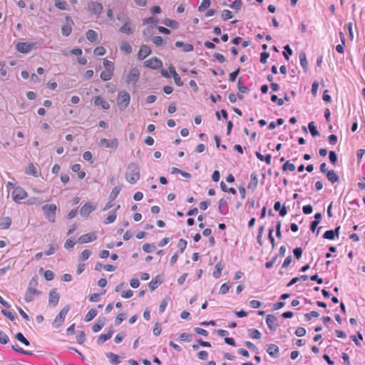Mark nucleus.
Wrapping results in <instances>:
<instances>
[{"label":"nucleus","mask_w":365,"mask_h":365,"mask_svg":"<svg viewBox=\"0 0 365 365\" xmlns=\"http://www.w3.org/2000/svg\"><path fill=\"white\" fill-rule=\"evenodd\" d=\"M163 24L168 27H170L172 29H178L179 27V23L177 22L175 20H172L170 19H165L163 20Z\"/></svg>","instance_id":"c9c22d12"},{"label":"nucleus","mask_w":365,"mask_h":365,"mask_svg":"<svg viewBox=\"0 0 365 365\" xmlns=\"http://www.w3.org/2000/svg\"><path fill=\"white\" fill-rule=\"evenodd\" d=\"M99 145L106 148L115 150L118 146V140L117 138H113L112 140L101 138L99 143Z\"/></svg>","instance_id":"423d86ee"},{"label":"nucleus","mask_w":365,"mask_h":365,"mask_svg":"<svg viewBox=\"0 0 365 365\" xmlns=\"http://www.w3.org/2000/svg\"><path fill=\"white\" fill-rule=\"evenodd\" d=\"M186 246H187V241L183 239H180L179 240V242L178 245V247L179 248V252L180 253H182L184 252V250H185Z\"/></svg>","instance_id":"13d9d810"},{"label":"nucleus","mask_w":365,"mask_h":365,"mask_svg":"<svg viewBox=\"0 0 365 365\" xmlns=\"http://www.w3.org/2000/svg\"><path fill=\"white\" fill-rule=\"evenodd\" d=\"M299 61H300V65L302 67V68L304 69V71L307 72V68H308V63H307V60L306 53L304 52H300L299 54Z\"/></svg>","instance_id":"c85d7f7f"},{"label":"nucleus","mask_w":365,"mask_h":365,"mask_svg":"<svg viewBox=\"0 0 365 365\" xmlns=\"http://www.w3.org/2000/svg\"><path fill=\"white\" fill-rule=\"evenodd\" d=\"M86 38L91 42H96L98 40L97 33L92 29H90L86 32Z\"/></svg>","instance_id":"7c9ffc66"},{"label":"nucleus","mask_w":365,"mask_h":365,"mask_svg":"<svg viewBox=\"0 0 365 365\" xmlns=\"http://www.w3.org/2000/svg\"><path fill=\"white\" fill-rule=\"evenodd\" d=\"M242 0H235L231 4L230 7L232 9L240 10L242 6Z\"/></svg>","instance_id":"0e129e2a"},{"label":"nucleus","mask_w":365,"mask_h":365,"mask_svg":"<svg viewBox=\"0 0 365 365\" xmlns=\"http://www.w3.org/2000/svg\"><path fill=\"white\" fill-rule=\"evenodd\" d=\"M119 31L123 34H130L133 33V29L129 26V23H125L119 29Z\"/></svg>","instance_id":"37998d69"},{"label":"nucleus","mask_w":365,"mask_h":365,"mask_svg":"<svg viewBox=\"0 0 365 365\" xmlns=\"http://www.w3.org/2000/svg\"><path fill=\"white\" fill-rule=\"evenodd\" d=\"M153 29V26H148L143 31V36L145 41L148 42L149 41L152 40Z\"/></svg>","instance_id":"aec40b11"},{"label":"nucleus","mask_w":365,"mask_h":365,"mask_svg":"<svg viewBox=\"0 0 365 365\" xmlns=\"http://www.w3.org/2000/svg\"><path fill=\"white\" fill-rule=\"evenodd\" d=\"M210 0H202L201 4L198 7L199 11H204L210 6Z\"/></svg>","instance_id":"864d4df0"},{"label":"nucleus","mask_w":365,"mask_h":365,"mask_svg":"<svg viewBox=\"0 0 365 365\" xmlns=\"http://www.w3.org/2000/svg\"><path fill=\"white\" fill-rule=\"evenodd\" d=\"M151 53V49L147 45H142L140 48V50L138 53V58L139 60H143L145 58L148 56H149Z\"/></svg>","instance_id":"f3484780"},{"label":"nucleus","mask_w":365,"mask_h":365,"mask_svg":"<svg viewBox=\"0 0 365 365\" xmlns=\"http://www.w3.org/2000/svg\"><path fill=\"white\" fill-rule=\"evenodd\" d=\"M12 220L9 217H4L1 218L0 226L3 229H8L11 225Z\"/></svg>","instance_id":"2f4dec72"},{"label":"nucleus","mask_w":365,"mask_h":365,"mask_svg":"<svg viewBox=\"0 0 365 365\" xmlns=\"http://www.w3.org/2000/svg\"><path fill=\"white\" fill-rule=\"evenodd\" d=\"M237 88L242 93H248L250 92L249 88L243 84L241 78L237 81Z\"/></svg>","instance_id":"4c0bfd02"},{"label":"nucleus","mask_w":365,"mask_h":365,"mask_svg":"<svg viewBox=\"0 0 365 365\" xmlns=\"http://www.w3.org/2000/svg\"><path fill=\"white\" fill-rule=\"evenodd\" d=\"M97 314H98V312L96 309H91L86 314L84 320L87 322H90L96 317Z\"/></svg>","instance_id":"e433bc0d"},{"label":"nucleus","mask_w":365,"mask_h":365,"mask_svg":"<svg viewBox=\"0 0 365 365\" xmlns=\"http://www.w3.org/2000/svg\"><path fill=\"white\" fill-rule=\"evenodd\" d=\"M113 335V331L109 330L106 334H101L98 337V342L106 341L111 338Z\"/></svg>","instance_id":"c03bdc74"},{"label":"nucleus","mask_w":365,"mask_h":365,"mask_svg":"<svg viewBox=\"0 0 365 365\" xmlns=\"http://www.w3.org/2000/svg\"><path fill=\"white\" fill-rule=\"evenodd\" d=\"M113 76V72L111 71L105 70L103 71L101 73V78L104 81H107L111 79Z\"/></svg>","instance_id":"ea45409f"},{"label":"nucleus","mask_w":365,"mask_h":365,"mask_svg":"<svg viewBox=\"0 0 365 365\" xmlns=\"http://www.w3.org/2000/svg\"><path fill=\"white\" fill-rule=\"evenodd\" d=\"M103 9V5L97 1H91L88 4V10L91 14L98 17Z\"/></svg>","instance_id":"20e7f679"},{"label":"nucleus","mask_w":365,"mask_h":365,"mask_svg":"<svg viewBox=\"0 0 365 365\" xmlns=\"http://www.w3.org/2000/svg\"><path fill=\"white\" fill-rule=\"evenodd\" d=\"M72 31L71 25H64L61 27L62 34L65 36H68Z\"/></svg>","instance_id":"8fccbe9b"},{"label":"nucleus","mask_w":365,"mask_h":365,"mask_svg":"<svg viewBox=\"0 0 365 365\" xmlns=\"http://www.w3.org/2000/svg\"><path fill=\"white\" fill-rule=\"evenodd\" d=\"M142 249L145 252L149 253L155 249V246L154 244L146 243L143 245Z\"/></svg>","instance_id":"5fc2aeb1"},{"label":"nucleus","mask_w":365,"mask_h":365,"mask_svg":"<svg viewBox=\"0 0 365 365\" xmlns=\"http://www.w3.org/2000/svg\"><path fill=\"white\" fill-rule=\"evenodd\" d=\"M222 18L224 21L230 19L232 18V14L230 10L225 9L222 14Z\"/></svg>","instance_id":"052dcab7"},{"label":"nucleus","mask_w":365,"mask_h":365,"mask_svg":"<svg viewBox=\"0 0 365 365\" xmlns=\"http://www.w3.org/2000/svg\"><path fill=\"white\" fill-rule=\"evenodd\" d=\"M116 219L115 211H111L108 216L105 219L104 224L108 225L113 223Z\"/></svg>","instance_id":"79ce46f5"},{"label":"nucleus","mask_w":365,"mask_h":365,"mask_svg":"<svg viewBox=\"0 0 365 365\" xmlns=\"http://www.w3.org/2000/svg\"><path fill=\"white\" fill-rule=\"evenodd\" d=\"M130 100V94L125 91H121L118 93L117 104L121 110H125L129 105Z\"/></svg>","instance_id":"f03ea898"},{"label":"nucleus","mask_w":365,"mask_h":365,"mask_svg":"<svg viewBox=\"0 0 365 365\" xmlns=\"http://www.w3.org/2000/svg\"><path fill=\"white\" fill-rule=\"evenodd\" d=\"M103 66L106 68V70L111 71L112 72L114 69L113 63L107 59L103 60Z\"/></svg>","instance_id":"bf43d9fd"},{"label":"nucleus","mask_w":365,"mask_h":365,"mask_svg":"<svg viewBox=\"0 0 365 365\" xmlns=\"http://www.w3.org/2000/svg\"><path fill=\"white\" fill-rule=\"evenodd\" d=\"M323 237L327 240H333L335 239L332 230H327L324 235Z\"/></svg>","instance_id":"680f3d73"},{"label":"nucleus","mask_w":365,"mask_h":365,"mask_svg":"<svg viewBox=\"0 0 365 365\" xmlns=\"http://www.w3.org/2000/svg\"><path fill=\"white\" fill-rule=\"evenodd\" d=\"M120 191V188L118 187H115L113 190H112V192H110V195H109V199H110L111 200H115V199L117 197V196L118 195L119 192Z\"/></svg>","instance_id":"6e6d98bb"},{"label":"nucleus","mask_w":365,"mask_h":365,"mask_svg":"<svg viewBox=\"0 0 365 365\" xmlns=\"http://www.w3.org/2000/svg\"><path fill=\"white\" fill-rule=\"evenodd\" d=\"M25 173L27 175H31L34 177H38V165H34L32 163H29L27 168L26 169Z\"/></svg>","instance_id":"4be33fe9"},{"label":"nucleus","mask_w":365,"mask_h":365,"mask_svg":"<svg viewBox=\"0 0 365 365\" xmlns=\"http://www.w3.org/2000/svg\"><path fill=\"white\" fill-rule=\"evenodd\" d=\"M60 296L59 294L56 292V289H53L49 292V299L48 302L51 306L55 307L59 302Z\"/></svg>","instance_id":"ddd939ff"},{"label":"nucleus","mask_w":365,"mask_h":365,"mask_svg":"<svg viewBox=\"0 0 365 365\" xmlns=\"http://www.w3.org/2000/svg\"><path fill=\"white\" fill-rule=\"evenodd\" d=\"M220 185L223 192L231 193L232 195H235L237 193V191L234 187H227L223 181H221Z\"/></svg>","instance_id":"58836bf2"},{"label":"nucleus","mask_w":365,"mask_h":365,"mask_svg":"<svg viewBox=\"0 0 365 365\" xmlns=\"http://www.w3.org/2000/svg\"><path fill=\"white\" fill-rule=\"evenodd\" d=\"M274 209L275 211H278L279 213V215L281 217H284L287 213V210L285 206H282L281 202L279 201H277L274 202Z\"/></svg>","instance_id":"393cba45"},{"label":"nucleus","mask_w":365,"mask_h":365,"mask_svg":"<svg viewBox=\"0 0 365 365\" xmlns=\"http://www.w3.org/2000/svg\"><path fill=\"white\" fill-rule=\"evenodd\" d=\"M94 104L98 106H101L102 108L108 110L110 108L109 103L106 101L102 97L96 96L94 99Z\"/></svg>","instance_id":"5701e85b"},{"label":"nucleus","mask_w":365,"mask_h":365,"mask_svg":"<svg viewBox=\"0 0 365 365\" xmlns=\"http://www.w3.org/2000/svg\"><path fill=\"white\" fill-rule=\"evenodd\" d=\"M140 177V168L135 163H130L128 164L126 172L125 179L130 184H135Z\"/></svg>","instance_id":"f257e3e1"},{"label":"nucleus","mask_w":365,"mask_h":365,"mask_svg":"<svg viewBox=\"0 0 365 365\" xmlns=\"http://www.w3.org/2000/svg\"><path fill=\"white\" fill-rule=\"evenodd\" d=\"M12 349L16 352L26 354V355H32L33 351L30 350H26L24 348L21 347L19 344H13L11 346Z\"/></svg>","instance_id":"bb28decb"},{"label":"nucleus","mask_w":365,"mask_h":365,"mask_svg":"<svg viewBox=\"0 0 365 365\" xmlns=\"http://www.w3.org/2000/svg\"><path fill=\"white\" fill-rule=\"evenodd\" d=\"M284 48L283 56L286 60H289V56H292L293 53L292 50L289 45H286Z\"/></svg>","instance_id":"3c124183"},{"label":"nucleus","mask_w":365,"mask_h":365,"mask_svg":"<svg viewBox=\"0 0 365 365\" xmlns=\"http://www.w3.org/2000/svg\"><path fill=\"white\" fill-rule=\"evenodd\" d=\"M327 178L332 184L339 181V177L336 175L334 170H330L327 172Z\"/></svg>","instance_id":"a878e982"},{"label":"nucleus","mask_w":365,"mask_h":365,"mask_svg":"<svg viewBox=\"0 0 365 365\" xmlns=\"http://www.w3.org/2000/svg\"><path fill=\"white\" fill-rule=\"evenodd\" d=\"M255 155L259 160L265 161L268 165L271 164L272 156L270 154H267V155L264 156L259 152H255Z\"/></svg>","instance_id":"473e14b6"},{"label":"nucleus","mask_w":365,"mask_h":365,"mask_svg":"<svg viewBox=\"0 0 365 365\" xmlns=\"http://www.w3.org/2000/svg\"><path fill=\"white\" fill-rule=\"evenodd\" d=\"M152 41L156 46L158 47L162 46L164 43L163 39L162 38L161 36H153L152 38Z\"/></svg>","instance_id":"09e8293b"},{"label":"nucleus","mask_w":365,"mask_h":365,"mask_svg":"<svg viewBox=\"0 0 365 365\" xmlns=\"http://www.w3.org/2000/svg\"><path fill=\"white\" fill-rule=\"evenodd\" d=\"M250 182L248 185V188L255 190L258 185V178L256 173H252L250 175Z\"/></svg>","instance_id":"cd10ccee"},{"label":"nucleus","mask_w":365,"mask_h":365,"mask_svg":"<svg viewBox=\"0 0 365 365\" xmlns=\"http://www.w3.org/2000/svg\"><path fill=\"white\" fill-rule=\"evenodd\" d=\"M139 76V71L136 68H133L130 71L128 75L126 77L125 81L128 84L131 83H135L138 81Z\"/></svg>","instance_id":"f8f14e48"},{"label":"nucleus","mask_w":365,"mask_h":365,"mask_svg":"<svg viewBox=\"0 0 365 365\" xmlns=\"http://www.w3.org/2000/svg\"><path fill=\"white\" fill-rule=\"evenodd\" d=\"M267 351L271 356L276 358L278 356L279 348L275 344H269L267 348Z\"/></svg>","instance_id":"b1692460"},{"label":"nucleus","mask_w":365,"mask_h":365,"mask_svg":"<svg viewBox=\"0 0 365 365\" xmlns=\"http://www.w3.org/2000/svg\"><path fill=\"white\" fill-rule=\"evenodd\" d=\"M222 269H223V265L220 262L217 263L215 266V271L213 272V274H212L213 277L215 279L220 278V277L221 276Z\"/></svg>","instance_id":"72a5a7b5"},{"label":"nucleus","mask_w":365,"mask_h":365,"mask_svg":"<svg viewBox=\"0 0 365 365\" xmlns=\"http://www.w3.org/2000/svg\"><path fill=\"white\" fill-rule=\"evenodd\" d=\"M329 158L330 162L333 165H336V163L337 162V155L334 151L331 150L329 153Z\"/></svg>","instance_id":"69168bd1"},{"label":"nucleus","mask_w":365,"mask_h":365,"mask_svg":"<svg viewBox=\"0 0 365 365\" xmlns=\"http://www.w3.org/2000/svg\"><path fill=\"white\" fill-rule=\"evenodd\" d=\"M68 311H69L68 307H65L60 311V312L56 317V318L53 322V326L54 327L58 328L63 324V322H64L66 315L67 314Z\"/></svg>","instance_id":"39448f33"},{"label":"nucleus","mask_w":365,"mask_h":365,"mask_svg":"<svg viewBox=\"0 0 365 365\" xmlns=\"http://www.w3.org/2000/svg\"><path fill=\"white\" fill-rule=\"evenodd\" d=\"M55 6L61 10H67V3L65 1L56 0Z\"/></svg>","instance_id":"a18cd8bd"},{"label":"nucleus","mask_w":365,"mask_h":365,"mask_svg":"<svg viewBox=\"0 0 365 365\" xmlns=\"http://www.w3.org/2000/svg\"><path fill=\"white\" fill-rule=\"evenodd\" d=\"M229 208L227 205V200L221 198L218 201V211L222 215H226L228 212Z\"/></svg>","instance_id":"a211bd4d"},{"label":"nucleus","mask_w":365,"mask_h":365,"mask_svg":"<svg viewBox=\"0 0 365 365\" xmlns=\"http://www.w3.org/2000/svg\"><path fill=\"white\" fill-rule=\"evenodd\" d=\"M96 205L90 202H86L80 210V215L83 217H88L91 212L96 210Z\"/></svg>","instance_id":"2eb2a0df"},{"label":"nucleus","mask_w":365,"mask_h":365,"mask_svg":"<svg viewBox=\"0 0 365 365\" xmlns=\"http://www.w3.org/2000/svg\"><path fill=\"white\" fill-rule=\"evenodd\" d=\"M43 212L46 218L51 222L56 220V205L54 204H46L42 207Z\"/></svg>","instance_id":"7ed1b4c3"},{"label":"nucleus","mask_w":365,"mask_h":365,"mask_svg":"<svg viewBox=\"0 0 365 365\" xmlns=\"http://www.w3.org/2000/svg\"><path fill=\"white\" fill-rule=\"evenodd\" d=\"M91 255V252L89 250H85L81 252L80 259L82 261H85L89 258Z\"/></svg>","instance_id":"338daca9"},{"label":"nucleus","mask_w":365,"mask_h":365,"mask_svg":"<svg viewBox=\"0 0 365 365\" xmlns=\"http://www.w3.org/2000/svg\"><path fill=\"white\" fill-rule=\"evenodd\" d=\"M36 43H28V42H19L16 44V50L22 53H27L30 52L34 48Z\"/></svg>","instance_id":"0eeeda50"},{"label":"nucleus","mask_w":365,"mask_h":365,"mask_svg":"<svg viewBox=\"0 0 365 365\" xmlns=\"http://www.w3.org/2000/svg\"><path fill=\"white\" fill-rule=\"evenodd\" d=\"M230 288V285L228 283H224L220 287V293L222 294H225L228 292Z\"/></svg>","instance_id":"774afa93"},{"label":"nucleus","mask_w":365,"mask_h":365,"mask_svg":"<svg viewBox=\"0 0 365 365\" xmlns=\"http://www.w3.org/2000/svg\"><path fill=\"white\" fill-rule=\"evenodd\" d=\"M41 291L37 290L34 287H28L24 295V300L28 303L31 302L34 300L35 295L38 296L41 294Z\"/></svg>","instance_id":"6e6552de"},{"label":"nucleus","mask_w":365,"mask_h":365,"mask_svg":"<svg viewBox=\"0 0 365 365\" xmlns=\"http://www.w3.org/2000/svg\"><path fill=\"white\" fill-rule=\"evenodd\" d=\"M106 319L105 317L98 318L96 324L92 326L93 332L99 331L106 324Z\"/></svg>","instance_id":"412c9836"},{"label":"nucleus","mask_w":365,"mask_h":365,"mask_svg":"<svg viewBox=\"0 0 365 365\" xmlns=\"http://www.w3.org/2000/svg\"><path fill=\"white\" fill-rule=\"evenodd\" d=\"M175 46L178 48H180L182 51L184 52H190L193 51L194 46L193 45L188 43H184L182 41H176L175 42Z\"/></svg>","instance_id":"6ab92c4d"},{"label":"nucleus","mask_w":365,"mask_h":365,"mask_svg":"<svg viewBox=\"0 0 365 365\" xmlns=\"http://www.w3.org/2000/svg\"><path fill=\"white\" fill-rule=\"evenodd\" d=\"M266 323L272 331H274L278 327V319L273 314H268L266 317Z\"/></svg>","instance_id":"9d476101"},{"label":"nucleus","mask_w":365,"mask_h":365,"mask_svg":"<svg viewBox=\"0 0 365 365\" xmlns=\"http://www.w3.org/2000/svg\"><path fill=\"white\" fill-rule=\"evenodd\" d=\"M93 53L96 56H103L106 53V49L103 46H98L94 49Z\"/></svg>","instance_id":"e2e57ef3"},{"label":"nucleus","mask_w":365,"mask_h":365,"mask_svg":"<svg viewBox=\"0 0 365 365\" xmlns=\"http://www.w3.org/2000/svg\"><path fill=\"white\" fill-rule=\"evenodd\" d=\"M248 335L252 339H259L261 338V333L256 329H248Z\"/></svg>","instance_id":"f704fd0d"},{"label":"nucleus","mask_w":365,"mask_h":365,"mask_svg":"<svg viewBox=\"0 0 365 365\" xmlns=\"http://www.w3.org/2000/svg\"><path fill=\"white\" fill-rule=\"evenodd\" d=\"M97 239V236L94 232H89L87 234H84L81 235L78 240V242L80 244H84L88 242H91Z\"/></svg>","instance_id":"4468645a"},{"label":"nucleus","mask_w":365,"mask_h":365,"mask_svg":"<svg viewBox=\"0 0 365 365\" xmlns=\"http://www.w3.org/2000/svg\"><path fill=\"white\" fill-rule=\"evenodd\" d=\"M1 313L11 321H14L16 319V318H17V317L15 314L11 312L10 311H7L6 309H2Z\"/></svg>","instance_id":"4d7b16f0"},{"label":"nucleus","mask_w":365,"mask_h":365,"mask_svg":"<svg viewBox=\"0 0 365 365\" xmlns=\"http://www.w3.org/2000/svg\"><path fill=\"white\" fill-rule=\"evenodd\" d=\"M308 128L312 136L315 137L319 135V133L317 130V127L315 126L314 123L313 121L309 123Z\"/></svg>","instance_id":"a19ab883"},{"label":"nucleus","mask_w":365,"mask_h":365,"mask_svg":"<svg viewBox=\"0 0 365 365\" xmlns=\"http://www.w3.org/2000/svg\"><path fill=\"white\" fill-rule=\"evenodd\" d=\"M121 51H125L126 53L132 52V47L128 42H123L120 46Z\"/></svg>","instance_id":"49530a36"},{"label":"nucleus","mask_w":365,"mask_h":365,"mask_svg":"<svg viewBox=\"0 0 365 365\" xmlns=\"http://www.w3.org/2000/svg\"><path fill=\"white\" fill-rule=\"evenodd\" d=\"M144 64L145 67L152 69H158L162 67L163 66L162 61L156 57L145 61Z\"/></svg>","instance_id":"9b49d317"},{"label":"nucleus","mask_w":365,"mask_h":365,"mask_svg":"<svg viewBox=\"0 0 365 365\" xmlns=\"http://www.w3.org/2000/svg\"><path fill=\"white\" fill-rule=\"evenodd\" d=\"M282 170L283 171H294L295 170V165L293 163H290L289 160L285 162L284 165H282Z\"/></svg>","instance_id":"de8ad7c7"},{"label":"nucleus","mask_w":365,"mask_h":365,"mask_svg":"<svg viewBox=\"0 0 365 365\" xmlns=\"http://www.w3.org/2000/svg\"><path fill=\"white\" fill-rule=\"evenodd\" d=\"M159 276H156L149 282L148 287L151 291L155 290L163 282L159 279Z\"/></svg>","instance_id":"c756f323"},{"label":"nucleus","mask_w":365,"mask_h":365,"mask_svg":"<svg viewBox=\"0 0 365 365\" xmlns=\"http://www.w3.org/2000/svg\"><path fill=\"white\" fill-rule=\"evenodd\" d=\"M106 356L109 359V361L113 365H118L121 363L122 360L124 359V356H118L112 352L106 353Z\"/></svg>","instance_id":"dca6fc26"},{"label":"nucleus","mask_w":365,"mask_h":365,"mask_svg":"<svg viewBox=\"0 0 365 365\" xmlns=\"http://www.w3.org/2000/svg\"><path fill=\"white\" fill-rule=\"evenodd\" d=\"M117 19L118 21L123 22V24H125V23H130L129 18L126 16L125 14H124L123 12L118 14Z\"/></svg>","instance_id":"603ef678"},{"label":"nucleus","mask_w":365,"mask_h":365,"mask_svg":"<svg viewBox=\"0 0 365 365\" xmlns=\"http://www.w3.org/2000/svg\"><path fill=\"white\" fill-rule=\"evenodd\" d=\"M12 198L15 202H19L21 200H24L27 197L26 192L21 188L16 187L12 192Z\"/></svg>","instance_id":"1a4fd4ad"}]
</instances>
